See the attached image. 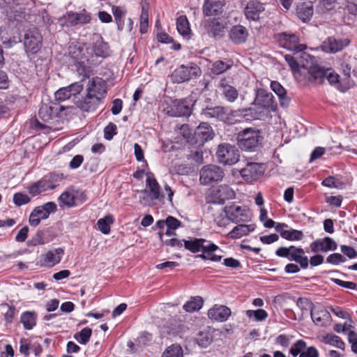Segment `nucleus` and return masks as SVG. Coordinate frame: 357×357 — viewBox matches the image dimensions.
<instances>
[{"label":"nucleus","instance_id":"nucleus-23","mask_svg":"<svg viewBox=\"0 0 357 357\" xmlns=\"http://www.w3.org/2000/svg\"><path fill=\"white\" fill-rule=\"evenodd\" d=\"M264 10V4L258 1H250L244 9V14L247 20L258 21L259 15Z\"/></svg>","mask_w":357,"mask_h":357},{"label":"nucleus","instance_id":"nucleus-44","mask_svg":"<svg viewBox=\"0 0 357 357\" xmlns=\"http://www.w3.org/2000/svg\"><path fill=\"white\" fill-rule=\"evenodd\" d=\"M92 335V329L89 327L84 328L81 331L74 335V338L81 344H86Z\"/></svg>","mask_w":357,"mask_h":357},{"label":"nucleus","instance_id":"nucleus-63","mask_svg":"<svg viewBox=\"0 0 357 357\" xmlns=\"http://www.w3.org/2000/svg\"><path fill=\"white\" fill-rule=\"evenodd\" d=\"M70 97V93H69L68 86L61 88L55 93V98L59 101H64L69 99Z\"/></svg>","mask_w":357,"mask_h":357},{"label":"nucleus","instance_id":"nucleus-33","mask_svg":"<svg viewBox=\"0 0 357 357\" xmlns=\"http://www.w3.org/2000/svg\"><path fill=\"white\" fill-rule=\"evenodd\" d=\"M142 13L139 18V31L141 33H145L149 27V0H142L141 1Z\"/></svg>","mask_w":357,"mask_h":357},{"label":"nucleus","instance_id":"nucleus-36","mask_svg":"<svg viewBox=\"0 0 357 357\" xmlns=\"http://www.w3.org/2000/svg\"><path fill=\"white\" fill-rule=\"evenodd\" d=\"M146 186L150 190V195L151 199H160V187L153 177V174L151 172L146 173Z\"/></svg>","mask_w":357,"mask_h":357},{"label":"nucleus","instance_id":"nucleus-35","mask_svg":"<svg viewBox=\"0 0 357 357\" xmlns=\"http://www.w3.org/2000/svg\"><path fill=\"white\" fill-rule=\"evenodd\" d=\"M255 229V225H238L228 234V236L231 238H239L248 235L250 232L254 231Z\"/></svg>","mask_w":357,"mask_h":357},{"label":"nucleus","instance_id":"nucleus-2","mask_svg":"<svg viewBox=\"0 0 357 357\" xmlns=\"http://www.w3.org/2000/svg\"><path fill=\"white\" fill-rule=\"evenodd\" d=\"M298 54V60L291 54L284 55V60L296 82L301 86L306 87L312 83V56L305 52Z\"/></svg>","mask_w":357,"mask_h":357},{"label":"nucleus","instance_id":"nucleus-1","mask_svg":"<svg viewBox=\"0 0 357 357\" xmlns=\"http://www.w3.org/2000/svg\"><path fill=\"white\" fill-rule=\"evenodd\" d=\"M201 115L205 119H214L218 121H222L227 124L234 123V117H243L246 120L261 119L264 114L261 111H257L256 108L248 107L239 109L238 110L228 111L227 107L223 106H206L202 109Z\"/></svg>","mask_w":357,"mask_h":357},{"label":"nucleus","instance_id":"nucleus-29","mask_svg":"<svg viewBox=\"0 0 357 357\" xmlns=\"http://www.w3.org/2000/svg\"><path fill=\"white\" fill-rule=\"evenodd\" d=\"M229 36L234 43L242 44L247 40L248 31L247 29L242 25H235L230 29Z\"/></svg>","mask_w":357,"mask_h":357},{"label":"nucleus","instance_id":"nucleus-40","mask_svg":"<svg viewBox=\"0 0 357 357\" xmlns=\"http://www.w3.org/2000/svg\"><path fill=\"white\" fill-rule=\"evenodd\" d=\"M112 11L116 23L118 30L122 31L124 27V17L126 11L122 10L121 7L117 6H113Z\"/></svg>","mask_w":357,"mask_h":357},{"label":"nucleus","instance_id":"nucleus-51","mask_svg":"<svg viewBox=\"0 0 357 357\" xmlns=\"http://www.w3.org/2000/svg\"><path fill=\"white\" fill-rule=\"evenodd\" d=\"M297 305L301 310L303 314L309 312L310 317L312 319V302L307 298H299L297 301Z\"/></svg>","mask_w":357,"mask_h":357},{"label":"nucleus","instance_id":"nucleus-8","mask_svg":"<svg viewBox=\"0 0 357 357\" xmlns=\"http://www.w3.org/2000/svg\"><path fill=\"white\" fill-rule=\"evenodd\" d=\"M275 38L281 47L291 51L294 54L304 52L307 48L305 44L299 43V38L294 33L282 32L276 34Z\"/></svg>","mask_w":357,"mask_h":357},{"label":"nucleus","instance_id":"nucleus-30","mask_svg":"<svg viewBox=\"0 0 357 357\" xmlns=\"http://www.w3.org/2000/svg\"><path fill=\"white\" fill-rule=\"evenodd\" d=\"M336 242L330 237L317 239L314 241V252H327L337 249Z\"/></svg>","mask_w":357,"mask_h":357},{"label":"nucleus","instance_id":"nucleus-31","mask_svg":"<svg viewBox=\"0 0 357 357\" xmlns=\"http://www.w3.org/2000/svg\"><path fill=\"white\" fill-rule=\"evenodd\" d=\"M270 86L278 96L281 107H287L290 104L291 98L287 96L286 89L278 81H272Z\"/></svg>","mask_w":357,"mask_h":357},{"label":"nucleus","instance_id":"nucleus-4","mask_svg":"<svg viewBox=\"0 0 357 357\" xmlns=\"http://www.w3.org/2000/svg\"><path fill=\"white\" fill-rule=\"evenodd\" d=\"M181 132L187 142L197 148L203 146L204 144L212 140L215 134L213 128L208 122H201L195 128L194 133L190 132L188 125H183Z\"/></svg>","mask_w":357,"mask_h":357},{"label":"nucleus","instance_id":"nucleus-15","mask_svg":"<svg viewBox=\"0 0 357 357\" xmlns=\"http://www.w3.org/2000/svg\"><path fill=\"white\" fill-rule=\"evenodd\" d=\"M83 52V47H79L73 52L72 57L75 59V66L77 72L85 79L89 77L91 72V67L86 65L85 61H86L88 64H90L92 63V60L89 56L84 55Z\"/></svg>","mask_w":357,"mask_h":357},{"label":"nucleus","instance_id":"nucleus-14","mask_svg":"<svg viewBox=\"0 0 357 357\" xmlns=\"http://www.w3.org/2000/svg\"><path fill=\"white\" fill-rule=\"evenodd\" d=\"M225 176L223 169L214 165L204 166L200 170V183L203 185H208L213 182H218L222 180Z\"/></svg>","mask_w":357,"mask_h":357},{"label":"nucleus","instance_id":"nucleus-61","mask_svg":"<svg viewBox=\"0 0 357 357\" xmlns=\"http://www.w3.org/2000/svg\"><path fill=\"white\" fill-rule=\"evenodd\" d=\"M31 349L30 341L26 338H21L20 340V352L24 356L29 354V350Z\"/></svg>","mask_w":357,"mask_h":357},{"label":"nucleus","instance_id":"nucleus-42","mask_svg":"<svg viewBox=\"0 0 357 357\" xmlns=\"http://www.w3.org/2000/svg\"><path fill=\"white\" fill-rule=\"evenodd\" d=\"M77 199V196H75L72 192L68 190L63 192L59 197V202L68 208L76 206Z\"/></svg>","mask_w":357,"mask_h":357},{"label":"nucleus","instance_id":"nucleus-46","mask_svg":"<svg viewBox=\"0 0 357 357\" xmlns=\"http://www.w3.org/2000/svg\"><path fill=\"white\" fill-rule=\"evenodd\" d=\"M162 357H183V351L178 344H172L163 352Z\"/></svg>","mask_w":357,"mask_h":357},{"label":"nucleus","instance_id":"nucleus-3","mask_svg":"<svg viewBox=\"0 0 357 357\" xmlns=\"http://www.w3.org/2000/svg\"><path fill=\"white\" fill-rule=\"evenodd\" d=\"M326 80L341 92H345L351 87L349 82L344 84L340 82L339 75L329 64H322L317 60L314 61V84H324Z\"/></svg>","mask_w":357,"mask_h":357},{"label":"nucleus","instance_id":"nucleus-37","mask_svg":"<svg viewBox=\"0 0 357 357\" xmlns=\"http://www.w3.org/2000/svg\"><path fill=\"white\" fill-rule=\"evenodd\" d=\"M37 314L35 312L26 311L22 314L20 321L26 330H31L36 324Z\"/></svg>","mask_w":357,"mask_h":357},{"label":"nucleus","instance_id":"nucleus-56","mask_svg":"<svg viewBox=\"0 0 357 357\" xmlns=\"http://www.w3.org/2000/svg\"><path fill=\"white\" fill-rule=\"evenodd\" d=\"M305 347L306 343L303 340H299L291 347L289 352L293 356L296 357L303 351Z\"/></svg>","mask_w":357,"mask_h":357},{"label":"nucleus","instance_id":"nucleus-26","mask_svg":"<svg viewBox=\"0 0 357 357\" xmlns=\"http://www.w3.org/2000/svg\"><path fill=\"white\" fill-rule=\"evenodd\" d=\"M296 12L298 17L303 22H308L312 17V1L298 2Z\"/></svg>","mask_w":357,"mask_h":357},{"label":"nucleus","instance_id":"nucleus-38","mask_svg":"<svg viewBox=\"0 0 357 357\" xmlns=\"http://www.w3.org/2000/svg\"><path fill=\"white\" fill-rule=\"evenodd\" d=\"M331 321V316L326 310L321 309L317 311L314 323L321 326H326L328 325H330Z\"/></svg>","mask_w":357,"mask_h":357},{"label":"nucleus","instance_id":"nucleus-5","mask_svg":"<svg viewBox=\"0 0 357 357\" xmlns=\"http://www.w3.org/2000/svg\"><path fill=\"white\" fill-rule=\"evenodd\" d=\"M264 139L261 132L255 128H247L237 135V144L243 151H255L262 144Z\"/></svg>","mask_w":357,"mask_h":357},{"label":"nucleus","instance_id":"nucleus-62","mask_svg":"<svg viewBox=\"0 0 357 357\" xmlns=\"http://www.w3.org/2000/svg\"><path fill=\"white\" fill-rule=\"evenodd\" d=\"M181 225H182L181 222L173 216L169 215L166 218V226L169 229H172V230H176L178 227H181Z\"/></svg>","mask_w":357,"mask_h":357},{"label":"nucleus","instance_id":"nucleus-17","mask_svg":"<svg viewBox=\"0 0 357 357\" xmlns=\"http://www.w3.org/2000/svg\"><path fill=\"white\" fill-rule=\"evenodd\" d=\"M204 28L209 36L220 38L225 35L226 26L219 17H213L204 22Z\"/></svg>","mask_w":357,"mask_h":357},{"label":"nucleus","instance_id":"nucleus-34","mask_svg":"<svg viewBox=\"0 0 357 357\" xmlns=\"http://www.w3.org/2000/svg\"><path fill=\"white\" fill-rule=\"evenodd\" d=\"M57 206L54 202H49L46 204L36 207L32 211L41 220L47 219L50 213L56 211Z\"/></svg>","mask_w":357,"mask_h":357},{"label":"nucleus","instance_id":"nucleus-20","mask_svg":"<svg viewBox=\"0 0 357 357\" xmlns=\"http://www.w3.org/2000/svg\"><path fill=\"white\" fill-rule=\"evenodd\" d=\"M86 91L89 95L101 98L102 100L107 93V83L100 77H93L88 82Z\"/></svg>","mask_w":357,"mask_h":357},{"label":"nucleus","instance_id":"nucleus-24","mask_svg":"<svg viewBox=\"0 0 357 357\" xmlns=\"http://www.w3.org/2000/svg\"><path fill=\"white\" fill-rule=\"evenodd\" d=\"M101 102V98L86 93L85 97L76 102L77 106L84 112L94 111Z\"/></svg>","mask_w":357,"mask_h":357},{"label":"nucleus","instance_id":"nucleus-32","mask_svg":"<svg viewBox=\"0 0 357 357\" xmlns=\"http://www.w3.org/2000/svg\"><path fill=\"white\" fill-rule=\"evenodd\" d=\"M225 6V0H205L203 13L206 16L218 15Z\"/></svg>","mask_w":357,"mask_h":357},{"label":"nucleus","instance_id":"nucleus-47","mask_svg":"<svg viewBox=\"0 0 357 357\" xmlns=\"http://www.w3.org/2000/svg\"><path fill=\"white\" fill-rule=\"evenodd\" d=\"M336 0H320L317 6V13L319 14H324L333 10L335 8Z\"/></svg>","mask_w":357,"mask_h":357},{"label":"nucleus","instance_id":"nucleus-52","mask_svg":"<svg viewBox=\"0 0 357 357\" xmlns=\"http://www.w3.org/2000/svg\"><path fill=\"white\" fill-rule=\"evenodd\" d=\"M91 14L83 10L80 13H75V26L78 24H85L91 22Z\"/></svg>","mask_w":357,"mask_h":357},{"label":"nucleus","instance_id":"nucleus-57","mask_svg":"<svg viewBox=\"0 0 357 357\" xmlns=\"http://www.w3.org/2000/svg\"><path fill=\"white\" fill-rule=\"evenodd\" d=\"M215 251L202 252V254L197 255L196 257L201 258L204 260H211L212 261H220L222 259L221 255L214 254Z\"/></svg>","mask_w":357,"mask_h":357},{"label":"nucleus","instance_id":"nucleus-41","mask_svg":"<svg viewBox=\"0 0 357 357\" xmlns=\"http://www.w3.org/2000/svg\"><path fill=\"white\" fill-rule=\"evenodd\" d=\"M176 29L178 33L185 36L190 33V28L188 18L185 15L179 16L176 20Z\"/></svg>","mask_w":357,"mask_h":357},{"label":"nucleus","instance_id":"nucleus-55","mask_svg":"<svg viewBox=\"0 0 357 357\" xmlns=\"http://www.w3.org/2000/svg\"><path fill=\"white\" fill-rule=\"evenodd\" d=\"M44 231L42 230H38L34 236L31 238L27 242L28 246H36L38 245H43L45 243V240L43 239Z\"/></svg>","mask_w":357,"mask_h":357},{"label":"nucleus","instance_id":"nucleus-43","mask_svg":"<svg viewBox=\"0 0 357 357\" xmlns=\"http://www.w3.org/2000/svg\"><path fill=\"white\" fill-rule=\"evenodd\" d=\"M114 222V218L112 215H108L103 218H100L97 222L98 229L104 234H108L110 232V225Z\"/></svg>","mask_w":357,"mask_h":357},{"label":"nucleus","instance_id":"nucleus-16","mask_svg":"<svg viewBox=\"0 0 357 357\" xmlns=\"http://www.w3.org/2000/svg\"><path fill=\"white\" fill-rule=\"evenodd\" d=\"M194 104L195 101L190 98L175 100L172 102L170 109L167 112L172 116H188L192 113Z\"/></svg>","mask_w":357,"mask_h":357},{"label":"nucleus","instance_id":"nucleus-18","mask_svg":"<svg viewBox=\"0 0 357 357\" xmlns=\"http://www.w3.org/2000/svg\"><path fill=\"white\" fill-rule=\"evenodd\" d=\"M264 172L262 165L257 162H248L240 171L241 177L248 183L258 179Z\"/></svg>","mask_w":357,"mask_h":357},{"label":"nucleus","instance_id":"nucleus-50","mask_svg":"<svg viewBox=\"0 0 357 357\" xmlns=\"http://www.w3.org/2000/svg\"><path fill=\"white\" fill-rule=\"evenodd\" d=\"M75 12L68 11L59 19V22L62 26H75Z\"/></svg>","mask_w":357,"mask_h":357},{"label":"nucleus","instance_id":"nucleus-27","mask_svg":"<svg viewBox=\"0 0 357 357\" xmlns=\"http://www.w3.org/2000/svg\"><path fill=\"white\" fill-rule=\"evenodd\" d=\"M288 225L284 223H278L275 227V230L280 233V236L288 241H299L301 240L303 234L301 231L294 229H284Z\"/></svg>","mask_w":357,"mask_h":357},{"label":"nucleus","instance_id":"nucleus-58","mask_svg":"<svg viewBox=\"0 0 357 357\" xmlns=\"http://www.w3.org/2000/svg\"><path fill=\"white\" fill-rule=\"evenodd\" d=\"M117 127L114 123H109L104 128V137L107 140H111L117 134Z\"/></svg>","mask_w":357,"mask_h":357},{"label":"nucleus","instance_id":"nucleus-9","mask_svg":"<svg viewBox=\"0 0 357 357\" xmlns=\"http://www.w3.org/2000/svg\"><path fill=\"white\" fill-rule=\"evenodd\" d=\"M224 212L225 215L234 223L247 222L252 218V213L246 206H239L234 203L226 206L224 208Z\"/></svg>","mask_w":357,"mask_h":357},{"label":"nucleus","instance_id":"nucleus-28","mask_svg":"<svg viewBox=\"0 0 357 357\" xmlns=\"http://www.w3.org/2000/svg\"><path fill=\"white\" fill-rule=\"evenodd\" d=\"M90 57L91 59L93 58V54L101 58H106L110 54L109 46L107 43L103 40L102 36H98V39L93 42Z\"/></svg>","mask_w":357,"mask_h":357},{"label":"nucleus","instance_id":"nucleus-60","mask_svg":"<svg viewBox=\"0 0 357 357\" xmlns=\"http://www.w3.org/2000/svg\"><path fill=\"white\" fill-rule=\"evenodd\" d=\"M346 261V258L340 253H333L326 258V262L334 265Z\"/></svg>","mask_w":357,"mask_h":357},{"label":"nucleus","instance_id":"nucleus-39","mask_svg":"<svg viewBox=\"0 0 357 357\" xmlns=\"http://www.w3.org/2000/svg\"><path fill=\"white\" fill-rule=\"evenodd\" d=\"M203 303L204 301L201 296H195L185 303L183 307L186 312H193L199 310L202 307Z\"/></svg>","mask_w":357,"mask_h":357},{"label":"nucleus","instance_id":"nucleus-10","mask_svg":"<svg viewBox=\"0 0 357 357\" xmlns=\"http://www.w3.org/2000/svg\"><path fill=\"white\" fill-rule=\"evenodd\" d=\"M234 191L227 185H220L213 188L208 195L206 201L208 203L223 204L226 200L235 197Z\"/></svg>","mask_w":357,"mask_h":357},{"label":"nucleus","instance_id":"nucleus-6","mask_svg":"<svg viewBox=\"0 0 357 357\" xmlns=\"http://www.w3.org/2000/svg\"><path fill=\"white\" fill-rule=\"evenodd\" d=\"M216 157L219 163L233 165L239 160V151L234 145L222 143L218 146Z\"/></svg>","mask_w":357,"mask_h":357},{"label":"nucleus","instance_id":"nucleus-13","mask_svg":"<svg viewBox=\"0 0 357 357\" xmlns=\"http://www.w3.org/2000/svg\"><path fill=\"white\" fill-rule=\"evenodd\" d=\"M184 248L192 253L202 252L216 251L218 246L213 243H208L204 238L190 237L188 240L183 239Z\"/></svg>","mask_w":357,"mask_h":357},{"label":"nucleus","instance_id":"nucleus-25","mask_svg":"<svg viewBox=\"0 0 357 357\" xmlns=\"http://www.w3.org/2000/svg\"><path fill=\"white\" fill-rule=\"evenodd\" d=\"M64 255V250L61 248H56L52 250H49L43 257L41 261V265L45 266L52 267L59 264L63 255Z\"/></svg>","mask_w":357,"mask_h":357},{"label":"nucleus","instance_id":"nucleus-22","mask_svg":"<svg viewBox=\"0 0 357 357\" xmlns=\"http://www.w3.org/2000/svg\"><path fill=\"white\" fill-rule=\"evenodd\" d=\"M231 310L222 305H215L208 311V318L216 321H226L231 315Z\"/></svg>","mask_w":357,"mask_h":357},{"label":"nucleus","instance_id":"nucleus-49","mask_svg":"<svg viewBox=\"0 0 357 357\" xmlns=\"http://www.w3.org/2000/svg\"><path fill=\"white\" fill-rule=\"evenodd\" d=\"M245 314L250 319L254 318L257 321H264L268 317V313L263 309H258L257 310H248L245 312Z\"/></svg>","mask_w":357,"mask_h":357},{"label":"nucleus","instance_id":"nucleus-48","mask_svg":"<svg viewBox=\"0 0 357 357\" xmlns=\"http://www.w3.org/2000/svg\"><path fill=\"white\" fill-rule=\"evenodd\" d=\"M231 67V64L218 60L212 64L211 70L213 74L218 75L226 72Z\"/></svg>","mask_w":357,"mask_h":357},{"label":"nucleus","instance_id":"nucleus-7","mask_svg":"<svg viewBox=\"0 0 357 357\" xmlns=\"http://www.w3.org/2000/svg\"><path fill=\"white\" fill-rule=\"evenodd\" d=\"M201 75V68L197 64L190 63L189 66L181 65L176 68L172 73L171 78L174 83H183Z\"/></svg>","mask_w":357,"mask_h":357},{"label":"nucleus","instance_id":"nucleus-64","mask_svg":"<svg viewBox=\"0 0 357 357\" xmlns=\"http://www.w3.org/2000/svg\"><path fill=\"white\" fill-rule=\"evenodd\" d=\"M340 250L349 259H354L357 257V251L351 246L342 245L340 246Z\"/></svg>","mask_w":357,"mask_h":357},{"label":"nucleus","instance_id":"nucleus-53","mask_svg":"<svg viewBox=\"0 0 357 357\" xmlns=\"http://www.w3.org/2000/svg\"><path fill=\"white\" fill-rule=\"evenodd\" d=\"M222 91L225 99L230 102H234L238 96V91L233 86H226Z\"/></svg>","mask_w":357,"mask_h":357},{"label":"nucleus","instance_id":"nucleus-45","mask_svg":"<svg viewBox=\"0 0 357 357\" xmlns=\"http://www.w3.org/2000/svg\"><path fill=\"white\" fill-rule=\"evenodd\" d=\"M324 342L338 349H344V342L340 337L334 334H326L324 337Z\"/></svg>","mask_w":357,"mask_h":357},{"label":"nucleus","instance_id":"nucleus-19","mask_svg":"<svg viewBox=\"0 0 357 357\" xmlns=\"http://www.w3.org/2000/svg\"><path fill=\"white\" fill-rule=\"evenodd\" d=\"M350 43L348 38L337 39L334 37H329L320 45V49L325 52L335 53L342 50Z\"/></svg>","mask_w":357,"mask_h":357},{"label":"nucleus","instance_id":"nucleus-54","mask_svg":"<svg viewBox=\"0 0 357 357\" xmlns=\"http://www.w3.org/2000/svg\"><path fill=\"white\" fill-rule=\"evenodd\" d=\"M31 202V198L26 194L22 192H16L13 195V203L17 206L29 204Z\"/></svg>","mask_w":357,"mask_h":357},{"label":"nucleus","instance_id":"nucleus-12","mask_svg":"<svg viewBox=\"0 0 357 357\" xmlns=\"http://www.w3.org/2000/svg\"><path fill=\"white\" fill-rule=\"evenodd\" d=\"M259 109H262L268 112H274L278 109V103L274 96L264 89H258L253 103Z\"/></svg>","mask_w":357,"mask_h":357},{"label":"nucleus","instance_id":"nucleus-11","mask_svg":"<svg viewBox=\"0 0 357 357\" xmlns=\"http://www.w3.org/2000/svg\"><path fill=\"white\" fill-rule=\"evenodd\" d=\"M24 45L26 53L35 54L38 53L43 45V36L36 27L26 31L24 34Z\"/></svg>","mask_w":357,"mask_h":357},{"label":"nucleus","instance_id":"nucleus-21","mask_svg":"<svg viewBox=\"0 0 357 357\" xmlns=\"http://www.w3.org/2000/svg\"><path fill=\"white\" fill-rule=\"evenodd\" d=\"M61 110L57 104H42L38 111V117L43 122H50L59 114Z\"/></svg>","mask_w":357,"mask_h":357},{"label":"nucleus","instance_id":"nucleus-59","mask_svg":"<svg viewBox=\"0 0 357 357\" xmlns=\"http://www.w3.org/2000/svg\"><path fill=\"white\" fill-rule=\"evenodd\" d=\"M197 342L202 347H206L211 342V338L208 336L207 333L200 332L197 338Z\"/></svg>","mask_w":357,"mask_h":357}]
</instances>
